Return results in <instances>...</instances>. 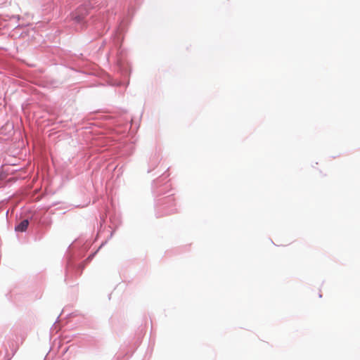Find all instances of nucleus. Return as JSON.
Masks as SVG:
<instances>
[{
    "mask_svg": "<svg viewBox=\"0 0 360 360\" xmlns=\"http://www.w3.org/2000/svg\"><path fill=\"white\" fill-rule=\"evenodd\" d=\"M78 11H77L76 13H73L72 15V18L77 21V22H80L83 19V16H80V15H77V13Z\"/></svg>",
    "mask_w": 360,
    "mask_h": 360,
    "instance_id": "obj_2",
    "label": "nucleus"
},
{
    "mask_svg": "<svg viewBox=\"0 0 360 360\" xmlns=\"http://www.w3.org/2000/svg\"><path fill=\"white\" fill-rule=\"evenodd\" d=\"M29 225V221L27 219L22 220L18 226L15 227V231H25Z\"/></svg>",
    "mask_w": 360,
    "mask_h": 360,
    "instance_id": "obj_1",
    "label": "nucleus"
}]
</instances>
